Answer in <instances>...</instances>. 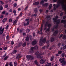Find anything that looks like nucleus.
I'll list each match as a JSON object with an SVG mask.
<instances>
[{
    "label": "nucleus",
    "mask_w": 66,
    "mask_h": 66,
    "mask_svg": "<svg viewBox=\"0 0 66 66\" xmlns=\"http://www.w3.org/2000/svg\"><path fill=\"white\" fill-rule=\"evenodd\" d=\"M57 4L56 6V8H58L60 4L62 6V8L63 10H66V1L65 0H59L57 1Z\"/></svg>",
    "instance_id": "obj_1"
},
{
    "label": "nucleus",
    "mask_w": 66,
    "mask_h": 66,
    "mask_svg": "<svg viewBox=\"0 0 66 66\" xmlns=\"http://www.w3.org/2000/svg\"><path fill=\"white\" fill-rule=\"evenodd\" d=\"M65 59L64 58L62 59L60 58L59 60V62L61 61L60 63H63L62 64V66H64L66 64V61H65Z\"/></svg>",
    "instance_id": "obj_2"
},
{
    "label": "nucleus",
    "mask_w": 66,
    "mask_h": 66,
    "mask_svg": "<svg viewBox=\"0 0 66 66\" xmlns=\"http://www.w3.org/2000/svg\"><path fill=\"white\" fill-rule=\"evenodd\" d=\"M58 18H59L58 16H57L55 18H53V20H54V22H56V23L57 24H59L60 22V20L59 19L58 20H56Z\"/></svg>",
    "instance_id": "obj_3"
},
{
    "label": "nucleus",
    "mask_w": 66,
    "mask_h": 66,
    "mask_svg": "<svg viewBox=\"0 0 66 66\" xmlns=\"http://www.w3.org/2000/svg\"><path fill=\"white\" fill-rule=\"evenodd\" d=\"M26 57L28 60H33V59L34 57L31 55H27L26 56Z\"/></svg>",
    "instance_id": "obj_4"
},
{
    "label": "nucleus",
    "mask_w": 66,
    "mask_h": 66,
    "mask_svg": "<svg viewBox=\"0 0 66 66\" xmlns=\"http://www.w3.org/2000/svg\"><path fill=\"white\" fill-rule=\"evenodd\" d=\"M46 42V38H44L42 40L41 39L40 40L39 42L40 43V46H42L43 45V43H45Z\"/></svg>",
    "instance_id": "obj_5"
},
{
    "label": "nucleus",
    "mask_w": 66,
    "mask_h": 66,
    "mask_svg": "<svg viewBox=\"0 0 66 66\" xmlns=\"http://www.w3.org/2000/svg\"><path fill=\"white\" fill-rule=\"evenodd\" d=\"M4 30V28H3L2 29V27H0V34H2L3 33V31Z\"/></svg>",
    "instance_id": "obj_6"
},
{
    "label": "nucleus",
    "mask_w": 66,
    "mask_h": 66,
    "mask_svg": "<svg viewBox=\"0 0 66 66\" xmlns=\"http://www.w3.org/2000/svg\"><path fill=\"white\" fill-rule=\"evenodd\" d=\"M48 23H49V22H48V21H47L46 22L44 25V27H45L44 28V30L47 29V25H48Z\"/></svg>",
    "instance_id": "obj_7"
},
{
    "label": "nucleus",
    "mask_w": 66,
    "mask_h": 66,
    "mask_svg": "<svg viewBox=\"0 0 66 66\" xmlns=\"http://www.w3.org/2000/svg\"><path fill=\"white\" fill-rule=\"evenodd\" d=\"M43 24H42L41 25V28L40 30L39 31V34H42L43 33L42 31L43 30Z\"/></svg>",
    "instance_id": "obj_8"
},
{
    "label": "nucleus",
    "mask_w": 66,
    "mask_h": 66,
    "mask_svg": "<svg viewBox=\"0 0 66 66\" xmlns=\"http://www.w3.org/2000/svg\"><path fill=\"white\" fill-rule=\"evenodd\" d=\"M45 61L44 60L42 59L40 60V64H44V63L45 62Z\"/></svg>",
    "instance_id": "obj_9"
},
{
    "label": "nucleus",
    "mask_w": 66,
    "mask_h": 66,
    "mask_svg": "<svg viewBox=\"0 0 66 66\" xmlns=\"http://www.w3.org/2000/svg\"><path fill=\"white\" fill-rule=\"evenodd\" d=\"M33 49H34V47H32L31 48L30 50V53H32L33 52Z\"/></svg>",
    "instance_id": "obj_10"
},
{
    "label": "nucleus",
    "mask_w": 66,
    "mask_h": 66,
    "mask_svg": "<svg viewBox=\"0 0 66 66\" xmlns=\"http://www.w3.org/2000/svg\"><path fill=\"white\" fill-rule=\"evenodd\" d=\"M61 23H66V21L65 20H61Z\"/></svg>",
    "instance_id": "obj_11"
},
{
    "label": "nucleus",
    "mask_w": 66,
    "mask_h": 66,
    "mask_svg": "<svg viewBox=\"0 0 66 66\" xmlns=\"http://www.w3.org/2000/svg\"><path fill=\"white\" fill-rule=\"evenodd\" d=\"M57 33H58V31L57 30H56L55 32H54L53 35H54V36H55V35H56L57 34Z\"/></svg>",
    "instance_id": "obj_12"
},
{
    "label": "nucleus",
    "mask_w": 66,
    "mask_h": 66,
    "mask_svg": "<svg viewBox=\"0 0 66 66\" xmlns=\"http://www.w3.org/2000/svg\"><path fill=\"white\" fill-rule=\"evenodd\" d=\"M36 41H33L32 43V45H34L36 44Z\"/></svg>",
    "instance_id": "obj_13"
},
{
    "label": "nucleus",
    "mask_w": 66,
    "mask_h": 66,
    "mask_svg": "<svg viewBox=\"0 0 66 66\" xmlns=\"http://www.w3.org/2000/svg\"><path fill=\"white\" fill-rule=\"evenodd\" d=\"M7 20V19L6 18H5L3 19V22L4 23V22H5V21H6V20Z\"/></svg>",
    "instance_id": "obj_14"
},
{
    "label": "nucleus",
    "mask_w": 66,
    "mask_h": 66,
    "mask_svg": "<svg viewBox=\"0 0 66 66\" xmlns=\"http://www.w3.org/2000/svg\"><path fill=\"white\" fill-rule=\"evenodd\" d=\"M39 4V2H36L35 3L33 4V5H38Z\"/></svg>",
    "instance_id": "obj_15"
},
{
    "label": "nucleus",
    "mask_w": 66,
    "mask_h": 66,
    "mask_svg": "<svg viewBox=\"0 0 66 66\" xmlns=\"http://www.w3.org/2000/svg\"><path fill=\"white\" fill-rule=\"evenodd\" d=\"M23 31V29L21 28L19 31V32L20 33H22V32Z\"/></svg>",
    "instance_id": "obj_16"
},
{
    "label": "nucleus",
    "mask_w": 66,
    "mask_h": 66,
    "mask_svg": "<svg viewBox=\"0 0 66 66\" xmlns=\"http://www.w3.org/2000/svg\"><path fill=\"white\" fill-rule=\"evenodd\" d=\"M47 26L48 28H50L52 26V25L50 24H48Z\"/></svg>",
    "instance_id": "obj_17"
},
{
    "label": "nucleus",
    "mask_w": 66,
    "mask_h": 66,
    "mask_svg": "<svg viewBox=\"0 0 66 66\" xmlns=\"http://www.w3.org/2000/svg\"><path fill=\"white\" fill-rule=\"evenodd\" d=\"M34 63L36 65H38V62L37 61V60H36L35 61Z\"/></svg>",
    "instance_id": "obj_18"
},
{
    "label": "nucleus",
    "mask_w": 66,
    "mask_h": 66,
    "mask_svg": "<svg viewBox=\"0 0 66 66\" xmlns=\"http://www.w3.org/2000/svg\"><path fill=\"white\" fill-rule=\"evenodd\" d=\"M43 6H48V4L47 3H46L45 4H43Z\"/></svg>",
    "instance_id": "obj_19"
},
{
    "label": "nucleus",
    "mask_w": 66,
    "mask_h": 66,
    "mask_svg": "<svg viewBox=\"0 0 66 66\" xmlns=\"http://www.w3.org/2000/svg\"><path fill=\"white\" fill-rule=\"evenodd\" d=\"M29 37L27 36L26 39V41H29Z\"/></svg>",
    "instance_id": "obj_20"
},
{
    "label": "nucleus",
    "mask_w": 66,
    "mask_h": 66,
    "mask_svg": "<svg viewBox=\"0 0 66 66\" xmlns=\"http://www.w3.org/2000/svg\"><path fill=\"white\" fill-rule=\"evenodd\" d=\"M20 57H20V54H18V56L16 57L17 59H20Z\"/></svg>",
    "instance_id": "obj_21"
},
{
    "label": "nucleus",
    "mask_w": 66,
    "mask_h": 66,
    "mask_svg": "<svg viewBox=\"0 0 66 66\" xmlns=\"http://www.w3.org/2000/svg\"><path fill=\"white\" fill-rule=\"evenodd\" d=\"M38 48V47L37 46H36L34 47V49H36V50Z\"/></svg>",
    "instance_id": "obj_22"
},
{
    "label": "nucleus",
    "mask_w": 66,
    "mask_h": 66,
    "mask_svg": "<svg viewBox=\"0 0 66 66\" xmlns=\"http://www.w3.org/2000/svg\"><path fill=\"white\" fill-rule=\"evenodd\" d=\"M52 7V4H50L49 6V10H50L51 8Z\"/></svg>",
    "instance_id": "obj_23"
},
{
    "label": "nucleus",
    "mask_w": 66,
    "mask_h": 66,
    "mask_svg": "<svg viewBox=\"0 0 66 66\" xmlns=\"http://www.w3.org/2000/svg\"><path fill=\"white\" fill-rule=\"evenodd\" d=\"M9 57V56H6L5 58H4V60L5 61L6 60H7V59Z\"/></svg>",
    "instance_id": "obj_24"
},
{
    "label": "nucleus",
    "mask_w": 66,
    "mask_h": 66,
    "mask_svg": "<svg viewBox=\"0 0 66 66\" xmlns=\"http://www.w3.org/2000/svg\"><path fill=\"white\" fill-rule=\"evenodd\" d=\"M58 27H59V25L57 24L55 26V29H57L58 28Z\"/></svg>",
    "instance_id": "obj_25"
},
{
    "label": "nucleus",
    "mask_w": 66,
    "mask_h": 66,
    "mask_svg": "<svg viewBox=\"0 0 66 66\" xmlns=\"http://www.w3.org/2000/svg\"><path fill=\"white\" fill-rule=\"evenodd\" d=\"M51 42H53L54 41V38H51Z\"/></svg>",
    "instance_id": "obj_26"
},
{
    "label": "nucleus",
    "mask_w": 66,
    "mask_h": 66,
    "mask_svg": "<svg viewBox=\"0 0 66 66\" xmlns=\"http://www.w3.org/2000/svg\"><path fill=\"white\" fill-rule=\"evenodd\" d=\"M25 46H26V42H25L22 45V46H23V47H25Z\"/></svg>",
    "instance_id": "obj_27"
},
{
    "label": "nucleus",
    "mask_w": 66,
    "mask_h": 66,
    "mask_svg": "<svg viewBox=\"0 0 66 66\" xmlns=\"http://www.w3.org/2000/svg\"><path fill=\"white\" fill-rule=\"evenodd\" d=\"M38 12V10H37V8H36L35 9V13H37Z\"/></svg>",
    "instance_id": "obj_28"
},
{
    "label": "nucleus",
    "mask_w": 66,
    "mask_h": 66,
    "mask_svg": "<svg viewBox=\"0 0 66 66\" xmlns=\"http://www.w3.org/2000/svg\"><path fill=\"white\" fill-rule=\"evenodd\" d=\"M54 56H53L52 57H51L50 59L51 61H52V60H53V59H54Z\"/></svg>",
    "instance_id": "obj_29"
},
{
    "label": "nucleus",
    "mask_w": 66,
    "mask_h": 66,
    "mask_svg": "<svg viewBox=\"0 0 66 66\" xmlns=\"http://www.w3.org/2000/svg\"><path fill=\"white\" fill-rule=\"evenodd\" d=\"M62 52L61 51H59L58 52V54H62Z\"/></svg>",
    "instance_id": "obj_30"
},
{
    "label": "nucleus",
    "mask_w": 66,
    "mask_h": 66,
    "mask_svg": "<svg viewBox=\"0 0 66 66\" xmlns=\"http://www.w3.org/2000/svg\"><path fill=\"white\" fill-rule=\"evenodd\" d=\"M16 6H17L16 3H15L13 4V6L14 7H16Z\"/></svg>",
    "instance_id": "obj_31"
},
{
    "label": "nucleus",
    "mask_w": 66,
    "mask_h": 66,
    "mask_svg": "<svg viewBox=\"0 0 66 66\" xmlns=\"http://www.w3.org/2000/svg\"><path fill=\"white\" fill-rule=\"evenodd\" d=\"M5 12H6L5 11H3L2 13V15H4V14H5Z\"/></svg>",
    "instance_id": "obj_32"
},
{
    "label": "nucleus",
    "mask_w": 66,
    "mask_h": 66,
    "mask_svg": "<svg viewBox=\"0 0 66 66\" xmlns=\"http://www.w3.org/2000/svg\"><path fill=\"white\" fill-rule=\"evenodd\" d=\"M61 56L62 57H64L65 56V53H63L61 54Z\"/></svg>",
    "instance_id": "obj_33"
},
{
    "label": "nucleus",
    "mask_w": 66,
    "mask_h": 66,
    "mask_svg": "<svg viewBox=\"0 0 66 66\" xmlns=\"http://www.w3.org/2000/svg\"><path fill=\"white\" fill-rule=\"evenodd\" d=\"M9 65L10 66H13V64H12V62H10L9 64Z\"/></svg>",
    "instance_id": "obj_34"
},
{
    "label": "nucleus",
    "mask_w": 66,
    "mask_h": 66,
    "mask_svg": "<svg viewBox=\"0 0 66 66\" xmlns=\"http://www.w3.org/2000/svg\"><path fill=\"white\" fill-rule=\"evenodd\" d=\"M17 20H16L14 22V24H16V23H17Z\"/></svg>",
    "instance_id": "obj_35"
},
{
    "label": "nucleus",
    "mask_w": 66,
    "mask_h": 66,
    "mask_svg": "<svg viewBox=\"0 0 66 66\" xmlns=\"http://www.w3.org/2000/svg\"><path fill=\"white\" fill-rule=\"evenodd\" d=\"M1 7H0V10L1 11L3 10V7L2 6V5L1 6Z\"/></svg>",
    "instance_id": "obj_36"
},
{
    "label": "nucleus",
    "mask_w": 66,
    "mask_h": 66,
    "mask_svg": "<svg viewBox=\"0 0 66 66\" xmlns=\"http://www.w3.org/2000/svg\"><path fill=\"white\" fill-rule=\"evenodd\" d=\"M49 43H50V40H47L46 42V43L47 44H49Z\"/></svg>",
    "instance_id": "obj_37"
},
{
    "label": "nucleus",
    "mask_w": 66,
    "mask_h": 66,
    "mask_svg": "<svg viewBox=\"0 0 66 66\" xmlns=\"http://www.w3.org/2000/svg\"><path fill=\"white\" fill-rule=\"evenodd\" d=\"M21 45H22V43L21 42L18 45V47H20V46H21Z\"/></svg>",
    "instance_id": "obj_38"
},
{
    "label": "nucleus",
    "mask_w": 66,
    "mask_h": 66,
    "mask_svg": "<svg viewBox=\"0 0 66 66\" xmlns=\"http://www.w3.org/2000/svg\"><path fill=\"white\" fill-rule=\"evenodd\" d=\"M5 8H7L8 7H9V5L8 4H7L5 5Z\"/></svg>",
    "instance_id": "obj_39"
},
{
    "label": "nucleus",
    "mask_w": 66,
    "mask_h": 66,
    "mask_svg": "<svg viewBox=\"0 0 66 66\" xmlns=\"http://www.w3.org/2000/svg\"><path fill=\"white\" fill-rule=\"evenodd\" d=\"M30 32V29H27L26 32V33H29Z\"/></svg>",
    "instance_id": "obj_40"
},
{
    "label": "nucleus",
    "mask_w": 66,
    "mask_h": 66,
    "mask_svg": "<svg viewBox=\"0 0 66 66\" xmlns=\"http://www.w3.org/2000/svg\"><path fill=\"white\" fill-rule=\"evenodd\" d=\"M14 66H16L17 65V62H15L14 63Z\"/></svg>",
    "instance_id": "obj_41"
},
{
    "label": "nucleus",
    "mask_w": 66,
    "mask_h": 66,
    "mask_svg": "<svg viewBox=\"0 0 66 66\" xmlns=\"http://www.w3.org/2000/svg\"><path fill=\"white\" fill-rule=\"evenodd\" d=\"M46 18H50V16L49 15L46 16Z\"/></svg>",
    "instance_id": "obj_42"
},
{
    "label": "nucleus",
    "mask_w": 66,
    "mask_h": 66,
    "mask_svg": "<svg viewBox=\"0 0 66 66\" xmlns=\"http://www.w3.org/2000/svg\"><path fill=\"white\" fill-rule=\"evenodd\" d=\"M9 27V25H7V26L6 27L5 29L6 30H7L8 29V28Z\"/></svg>",
    "instance_id": "obj_43"
},
{
    "label": "nucleus",
    "mask_w": 66,
    "mask_h": 66,
    "mask_svg": "<svg viewBox=\"0 0 66 66\" xmlns=\"http://www.w3.org/2000/svg\"><path fill=\"white\" fill-rule=\"evenodd\" d=\"M29 23H30V21H28L26 23L27 26L29 25Z\"/></svg>",
    "instance_id": "obj_44"
},
{
    "label": "nucleus",
    "mask_w": 66,
    "mask_h": 66,
    "mask_svg": "<svg viewBox=\"0 0 66 66\" xmlns=\"http://www.w3.org/2000/svg\"><path fill=\"white\" fill-rule=\"evenodd\" d=\"M28 7L29 6H27V7L25 8L24 10H27L28 9Z\"/></svg>",
    "instance_id": "obj_45"
},
{
    "label": "nucleus",
    "mask_w": 66,
    "mask_h": 66,
    "mask_svg": "<svg viewBox=\"0 0 66 66\" xmlns=\"http://www.w3.org/2000/svg\"><path fill=\"white\" fill-rule=\"evenodd\" d=\"M38 53H39V52H37L36 53V55H37L38 54Z\"/></svg>",
    "instance_id": "obj_46"
},
{
    "label": "nucleus",
    "mask_w": 66,
    "mask_h": 66,
    "mask_svg": "<svg viewBox=\"0 0 66 66\" xmlns=\"http://www.w3.org/2000/svg\"><path fill=\"white\" fill-rule=\"evenodd\" d=\"M63 48L64 49H65L66 48V45H65L63 47Z\"/></svg>",
    "instance_id": "obj_47"
},
{
    "label": "nucleus",
    "mask_w": 66,
    "mask_h": 66,
    "mask_svg": "<svg viewBox=\"0 0 66 66\" xmlns=\"http://www.w3.org/2000/svg\"><path fill=\"white\" fill-rule=\"evenodd\" d=\"M50 28H49L48 27V28L46 30V31H49L50 30Z\"/></svg>",
    "instance_id": "obj_48"
},
{
    "label": "nucleus",
    "mask_w": 66,
    "mask_h": 66,
    "mask_svg": "<svg viewBox=\"0 0 66 66\" xmlns=\"http://www.w3.org/2000/svg\"><path fill=\"white\" fill-rule=\"evenodd\" d=\"M63 38L64 39V38H65V39H66V36H65V35L63 36Z\"/></svg>",
    "instance_id": "obj_49"
},
{
    "label": "nucleus",
    "mask_w": 66,
    "mask_h": 66,
    "mask_svg": "<svg viewBox=\"0 0 66 66\" xmlns=\"http://www.w3.org/2000/svg\"><path fill=\"white\" fill-rule=\"evenodd\" d=\"M11 45H14V42L12 41L11 42Z\"/></svg>",
    "instance_id": "obj_50"
},
{
    "label": "nucleus",
    "mask_w": 66,
    "mask_h": 66,
    "mask_svg": "<svg viewBox=\"0 0 66 66\" xmlns=\"http://www.w3.org/2000/svg\"><path fill=\"white\" fill-rule=\"evenodd\" d=\"M9 63L7 62V63H6V64L5 65V66H9Z\"/></svg>",
    "instance_id": "obj_51"
},
{
    "label": "nucleus",
    "mask_w": 66,
    "mask_h": 66,
    "mask_svg": "<svg viewBox=\"0 0 66 66\" xmlns=\"http://www.w3.org/2000/svg\"><path fill=\"white\" fill-rule=\"evenodd\" d=\"M44 2V1H42L41 2V3H42V4H43V3Z\"/></svg>",
    "instance_id": "obj_52"
},
{
    "label": "nucleus",
    "mask_w": 66,
    "mask_h": 66,
    "mask_svg": "<svg viewBox=\"0 0 66 66\" xmlns=\"http://www.w3.org/2000/svg\"><path fill=\"white\" fill-rule=\"evenodd\" d=\"M12 19H9V21L10 22H12Z\"/></svg>",
    "instance_id": "obj_53"
},
{
    "label": "nucleus",
    "mask_w": 66,
    "mask_h": 66,
    "mask_svg": "<svg viewBox=\"0 0 66 66\" xmlns=\"http://www.w3.org/2000/svg\"><path fill=\"white\" fill-rule=\"evenodd\" d=\"M12 9H10L9 11V12H12Z\"/></svg>",
    "instance_id": "obj_54"
},
{
    "label": "nucleus",
    "mask_w": 66,
    "mask_h": 66,
    "mask_svg": "<svg viewBox=\"0 0 66 66\" xmlns=\"http://www.w3.org/2000/svg\"><path fill=\"white\" fill-rule=\"evenodd\" d=\"M47 64H48V66H50L51 65V63H47Z\"/></svg>",
    "instance_id": "obj_55"
},
{
    "label": "nucleus",
    "mask_w": 66,
    "mask_h": 66,
    "mask_svg": "<svg viewBox=\"0 0 66 66\" xmlns=\"http://www.w3.org/2000/svg\"><path fill=\"white\" fill-rule=\"evenodd\" d=\"M33 36H35V32H33Z\"/></svg>",
    "instance_id": "obj_56"
},
{
    "label": "nucleus",
    "mask_w": 66,
    "mask_h": 66,
    "mask_svg": "<svg viewBox=\"0 0 66 66\" xmlns=\"http://www.w3.org/2000/svg\"><path fill=\"white\" fill-rule=\"evenodd\" d=\"M65 18H66V15H65V16H64L63 17V19H65Z\"/></svg>",
    "instance_id": "obj_57"
},
{
    "label": "nucleus",
    "mask_w": 66,
    "mask_h": 66,
    "mask_svg": "<svg viewBox=\"0 0 66 66\" xmlns=\"http://www.w3.org/2000/svg\"><path fill=\"white\" fill-rule=\"evenodd\" d=\"M22 13L21 12L20 14V16H22Z\"/></svg>",
    "instance_id": "obj_58"
},
{
    "label": "nucleus",
    "mask_w": 66,
    "mask_h": 66,
    "mask_svg": "<svg viewBox=\"0 0 66 66\" xmlns=\"http://www.w3.org/2000/svg\"><path fill=\"white\" fill-rule=\"evenodd\" d=\"M13 13H14V14L16 13V10H14V11H13Z\"/></svg>",
    "instance_id": "obj_59"
},
{
    "label": "nucleus",
    "mask_w": 66,
    "mask_h": 66,
    "mask_svg": "<svg viewBox=\"0 0 66 66\" xmlns=\"http://www.w3.org/2000/svg\"><path fill=\"white\" fill-rule=\"evenodd\" d=\"M26 35V33L24 32L23 33V35L24 36Z\"/></svg>",
    "instance_id": "obj_60"
},
{
    "label": "nucleus",
    "mask_w": 66,
    "mask_h": 66,
    "mask_svg": "<svg viewBox=\"0 0 66 66\" xmlns=\"http://www.w3.org/2000/svg\"><path fill=\"white\" fill-rule=\"evenodd\" d=\"M42 53H40L39 54V55L40 56H41V55H42Z\"/></svg>",
    "instance_id": "obj_61"
},
{
    "label": "nucleus",
    "mask_w": 66,
    "mask_h": 66,
    "mask_svg": "<svg viewBox=\"0 0 66 66\" xmlns=\"http://www.w3.org/2000/svg\"><path fill=\"white\" fill-rule=\"evenodd\" d=\"M7 47H6L4 48V50H6V49H7Z\"/></svg>",
    "instance_id": "obj_62"
},
{
    "label": "nucleus",
    "mask_w": 66,
    "mask_h": 66,
    "mask_svg": "<svg viewBox=\"0 0 66 66\" xmlns=\"http://www.w3.org/2000/svg\"><path fill=\"white\" fill-rule=\"evenodd\" d=\"M40 57V56L39 55L37 56V58H39V57Z\"/></svg>",
    "instance_id": "obj_63"
},
{
    "label": "nucleus",
    "mask_w": 66,
    "mask_h": 66,
    "mask_svg": "<svg viewBox=\"0 0 66 66\" xmlns=\"http://www.w3.org/2000/svg\"><path fill=\"white\" fill-rule=\"evenodd\" d=\"M0 18H3V15H1Z\"/></svg>",
    "instance_id": "obj_64"
}]
</instances>
